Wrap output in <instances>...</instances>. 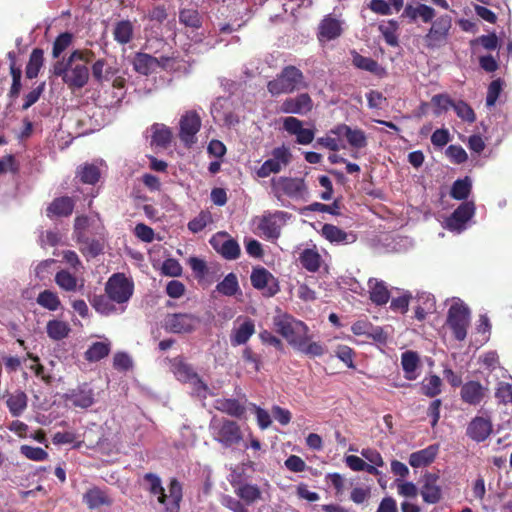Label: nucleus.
I'll return each mask as SVG.
<instances>
[{"mask_svg": "<svg viewBox=\"0 0 512 512\" xmlns=\"http://www.w3.org/2000/svg\"><path fill=\"white\" fill-rule=\"evenodd\" d=\"M143 480L149 484L147 490L157 496L158 502L164 506L163 512H179L183 499L182 484L176 478H172L168 485L169 495H166L161 479L154 473H146Z\"/></svg>", "mask_w": 512, "mask_h": 512, "instance_id": "2", "label": "nucleus"}, {"mask_svg": "<svg viewBox=\"0 0 512 512\" xmlns=\"http://www.w3.org/2000/svg\"><path fill=\"white\" fill-rule=\"evenodd\" d=\"M77 177L83 184L94 185L99 181L101 172L98 166L86 163L78 167Z\"/></svg>", "mask_w": 512, "mask_h": 512, "instance_id": "42", "label": "nucleus"}, {"mask_svg": "<svg viewBox=\"0 0 512 512\" xmlns=\"http://www.w3.org/2000/svg\"><path fill=\"white\" fill-rule=\"evenodd\" d=\"M44 63V51L41 48H34L30 54L29 61L25 68V75L28 79L38 76Z\"/></svg>", "mask_w": 512, "mask_h": 512, "instance_id": "39", "label": "nucleus"}, {"mask_svg": "<svg viewBox=\"0 0 512 512\" xmlns=\"http://www.w3.org/2000/svg\"><path fill=\"white\" fill-rule=\"evenodd\" d=\"M91 73L93 79L97 83L102 84L104 81H109L114 76L116 69L109 66L106 59L100 58L92 64Z\"/></svg>", "mask_w": 512, "mask_h": 512, "instance_id": "37", "label": "nucleus"}, {"mask_svg": "<svg viewBox=\"0 0 512 512\" xmlns=\"http://www.w3.org/2000/svg\"><path fill=\"white\" fill-rule=\"evenodd\" d=\"M36 302L38 305L49 311H56L61 306V301L58 294L48 289L38 294Z\"/></svg>", "mask_w": 512, "mask_h": 512, "instance_id": "44", "label": "nucleus"}, {"mask_svg": "<svg viewBox=\"0 0 512 512\" xmlns=\"http://www.w3.org/2000/svg\"><path fill=\"white\" fill-rule=\"evenodd\" d=\"M452 26V19L449 15L439 16L425 35L427 46L435 47L446 41L449 30Z\"/></svg>", "mask_w": 512, "mask_h": 512, "instance_id": "15", "label": "nucleus"}, {"mask_svg": "<svg viewBox=\"0 0 512 512\" xmlns=\"http://www.w3.org/2000/svg\"><path fill=\"white\" fill-rule=\"evenodd\" d=\"M70 330L71 329L66 322L55 319L50 320L46 326L48 336L55 341L66 338Z\"/></svg>", "mask_w": 512, "mask_h": 512, "instance_id": "45", "label": "nucleus"}, {"mask_svg": "<svg viewBox=\"0 0 512 512\" xmlns=\"http://www.w3.org/2000/svg\"><path fill=\"white\" fill-rule=\"evenodd\" d=\"M432 104L436 107L435 114L439 115L443 111H447L450 107H453L454 101L445 94L434 95L431 99Z\"/></svg>", "mask_w": 512, "mask_h": 512, "instance_id": "62", "label": "nucleus"}, {"mask_svg": "<svg viewBox=\"0 0 512 512\" xmlns=\"http://www.w3.org/2000/svg\"><path fill=\"white\" fill-rule=\"evenodd\" d=\"M471 188L472 184L469 177H465L464 179H458L453 183L450 195L453 199L465 200L470 195Z\"/></svg>", "mask_w": 512, "mask_h": 512, "instance_id": "49", "label": "nucleus"}, {"mask_svg": "<svg viewBox=\"0 0 512 512\" xmlns=\"http://www.w3.org/2000/svg\"><path fill=\"white\" fill-rule=\"evenodd\" d=\"M352 63L355 67L371 73H377L379 64L377 61L370 57H365L356 51L352 52Z\"/></svg>", "mask_w": 512, "mask_h": 512, "instance_id": "52", "label": "nucleus"}, {"mask_svg": "<svg viewBox=\"0 0 512 512\" xmlns=\"http://www.w3.org/2000/svg\"><path fill=\"white\" fill-rule=\"evenodd\" d=\"M179 22L187 28L197 30L202 27V16L197 9L184 8L179 11Z\"/></svg>", "mask_w": 512, "mask_h": 512, "instance_id": "40", "label": "nucleus"}, {"mask_svg": "<svg viewBox=\"0 0 512 512\" xmlns=\"http://www.w3.org/2000/svg\"><path fill=\"white\" fill-rule=\"evenodd\" d=\"M134 35V27L131 21L129 20H121L115 24L113 29V37L114 40L121 44H128Z\"/></svg>", "mask_w": 512, "mask_h": 512, "instance_id": "38", "label": "nucleus"}, {"mask_svg": "<svg viewBox=\"0 0 512 512\" xmlns=\"http://www.w3.org/2000/svg\"><path fill=\"white\" fill-rule=\"evenodd\" d=\"M55 283L67 292H73L77 289V278L67 270H60L56 273Z\"/></svg>", "mask_w": 512, "mask_h": 512, "instance_id": "50", "label": "nucleus"}, {"mask_svg": "<svg viewBox=\"0 0 512 512\" xmlns=\"http://www.w3.org/2000/svg\"><path fill=\"white\" fill-rule=\"evenodd\" d=\"M255 321L248 316H238L233 323L229 339L233 347L245 345L255 334Z\"/></svg>", "mask_w": 512, "mask_h": 512, "instance_id": "12", "label": "nucleus"}, {"mask_svg": "<svg viewBox=\"0 0 512 512\" xmlns=\"http://www.w3.org/2000/svg\"><path fill=\"white\" fill-rule=\"evenodd\" d=\"M133 67L136 72L142 75H149L160 66V62L156 57L147 53L138 52L133 59Z\"/></svg>", "mask_w": 512, "mask_h": 512, "instance_id": "33", "label": "nucleus"}, {"mask_svg": "<svg viewBox=\"0 0 512 512\" xmlns=\"http://www.w3.org/2000/svg\"><path fill=\"white\" fill-rule=\"evenodd\" d=\"M284 216V212L278 211L273 214L263 216L258 224V229L267 239H277L281 234V224L279 223Z\"/></svg>", "mask_w": 512, "mask_h": 512, "instance_id": "25", "label": "nucleus"}, {"mask_svg": "<svg viewBox=\"0 0 512 512\" xmlns=\"http://www.w3.org/2000/svg\"><path fill=\"white\" fill-rule=\"evenodd\" d=\"M133 292V281L123 273L113 274L105 284V293L117 304L128 302Z\"/></svg>", "mask_w": 512, "mask_h": 512, "instance_id": "7", "label": "nucleus"}, {"mask_svg": "<svg viewBox=\"0 0 512 512\" xmlns=\"http://www.w3.org/2000/svg\"><path fill=\"white\" fill-rule=\"evenodd\" d=\"M10 75L12 77V83H11V87L9 89L7 96L11 101H14L15 99H17L19 97L20 91L22 88V84H21L22 70L14 69L12 67V71H10Z\"/></svg>", "mask_w": 512, "mask_h": 512, "instance_id": "58", "label": "nucleus"}, {"mask_svg": "<svg viewBox=\"0 0 512 512\" xmlns=\"http://www.w3.org/2000/svg\"><path fill=\"white\" fill-rule=\"evenodd\" d=\"M367 284L371 302L377 306L386 305L390 299V291L387 284L377 278H369Z\"/></svg>", "mask_w": 512, "mask_h": 512, "instance_id": "27", "label": "nucleus"}, {"mask_svg": "<svg viewBox=\"0 0 512 512\" xmlns=\"http://www.w3.org/2000/svg\"><path fill=\"white\" fill-rule=\"evenodd\" d=\"M242 359L245 363L252 365L255 372L262 368L261 356L254 352L250 346H246L242 351Z\"/></svg>", "mask_w": 512, "mask_h": 512, "instance_id": "61", "label": "nucleus"}, {"mask_svg": "<svg viewBox=\"0 0 512 512\" xmlns=\"http://www.w3.org/2000/svg\"><path fill=\"white\" fill-rule=\"evenodd\" d=\"M201 323V319L192 313H171L165 317L164 329L174 334H188L194 332Z\"/></svg>", "mask_w": 512, "mask_h": 512, "instance_id": "10", "label": "nucleus"}, {"mask_svg": "<svg viewBox=\"0 0 512 512\" xmlns=\"http://www.w3.org/2000/svg\"><path fill=\"white\" fill-rule=\"evenodd\" d=\"M215 408L232 417L241 418L246 412L245 406L235 398H222L215 401Z\"/></svg>", "mask_w": 512, "mask_h": 512, "instance_id": "34", "label": "nucleus"}, {"mask_svg": "<svg viewBox=\"0 0 512 512\" xmlns=\"http://www.w3.org/2000/svg\"><path fill=\"white\" fill-rule=\"evenodd\" d=\"M104 226L99 225L92 229V232L76 239L80 252L86 258H95L103 253L105 247Z\"/></svg>", "mask_w": 512, "mask_h": 512, "instance_id": "8", "label": "nucleus"}, {"mask_svg": "<svg viewBox=\"0 0 512 512\" xmlns=\"http://www.w3.org/2000/svg\"><path fill=\"white\" fill-rule=\"evenodd\" d=\"M252 286L271 297L279 292L277 279L264 267L253 268L250 276Z\"/></svg>", "mask_w": 512, "mask_h": 512, "instance_id": "13", "label": "nucleus"}, {"mask_svg": "<svg viewBox=\"0 0 512 512\" xmlns=\"http://www.w3.org/2000/svg\"><path fill=\"white\" fill-rule=\"evenodd\" d=\"M435 16V9L423 3H417L416 5L407 4L401 14V17L407 19L409 23H416L418 20H421L423 23H430Z\"/></svg>", "mask_w": 512, "mask_h": 512, "instance_id": "18", "label": "nucleus"}, {"mask_svg": "<svg viewBox=\"0 0 512 512\" xmlns=\"http://www.w3.org/2000/svg\"><path fill=\"white\" fill-rule=\"evenodd\" d=\"M401 366L404 371V377L409 380H415L419 376L417 373L420 367V358L415 351H405L401 355Z\"/></svg>", "mask_w": 512, "mask_h": 512, "instance_id": "32", "label": "nucleus"}, {"mask_svg": "<svg viewBox=\"0 0 512 512\" xmlns=\"http://www.w3.org/2000/svg\"><path fill=\"white\" fill-rule=\"evenodd\" d=\"M493 425L489 418L474 417L468 424L466 435L475 442L485 441L492 433Z\"/></svg>", "mask_w": 512, "mask_h": 512, "instance_id": "21", "label": "nucleus"}, {"mask_svg": "<svg viewBox=\"0 0 512 512\" xmlns=\"http://www.w3.org/2000/svg\"><path fill=\"white\" fill-rule=\"evenodd\" d=\"M282 166L276 159H267L261 167L257 170V176L260 178H266L272 173L280 172Z\"/></svg>", "mask_w": 512, "mask_h": 512, "instance_id": "63", "label": "nucleus"}, {"mask_svg": "<svg viewBox=\"0 0 512 512\" xmlns=\"http://www.w3.org/2000/svg\"><path fill=\"white\" fill-rule=\"evenodd\" d=\"M495 398L499 404H512V383L501 381L495 389Z\"/></svg>", "mask_w": 512, "mask_h": 512, "instance_id": "55", "label": "nucleus"}, {"mask_svg": "<svg viewBox=\"0 0 512 512\" xmlns=\"http://www.w3.org/2000/svg\"><path fill=\"white\" fill-rule=\"evenodd\" d=\"M76 201L73 197L60 196L52 200L46 208V215L48 218L55 217H69L72 215L75 208Z\"/></svg>", "mask_w": 512, "mask_h": 512, "instance_id": "23", "label": "nucleus"}, {"mask_svg": "<svg viewBox=\"0 0 512 512\" xmlns=\"http://www.w3.org/2000/svg\"><path fill=\"white\" fill-rule=\"evenodd\" d=\"M6 405L11 415L18 417L27 407V395L23 391H16L8 396Z\"/></svg>", "mask_w": 512, "mask_h": 512, "instance_id": "41", "label": "nucleus"}, {"mask_svg": "<svg viewBox=\"0 0 512 512\" xmlns=\"http://www.w3.org/2000/svg\"><path fill=\"white\" fill-rule=\"evenodd\" d=\"M209 429L213 439L226 448L238 445L243 439L239 424L227 418L214 416L210 421Z\"/></svg>", "mask_w": 512, "mask_h": 512, "instance_id": "5", "label": "nucleus"}, {"mask_svg": "<svg viewBox=\"0 0 512 512\" xmlns=\"http://www.w3.org/2000/svg\"><path fill=\"white\" fill-rule=\"evenodd\" d=\"M346 139L353 148L361 149L367 146V137L361 129H347Z\"/></svg>", "mask_w": 512, "mask_h": 512, "instance_id": "57", "label": "nucleus"}, {"mask_svg": "<svg viewBox=\"0 0 512 512\" xmlns=\"http://www.w3.org/2000/svg\"><path fill=\"white\" fill-rule=\"evenodd\" d=\"M201 125V117L195 110L187 111L181 116L179 138L186 147H191L196 143V134L200 131Z\"/></svg>", "mask_w": 512, "mask_h": 512, "instance_id": "11", "label": "nucleus"}, {"mask_svg": "<svg viewBox=\"0 0 512 512\" xmlns=\"http://www.w3.org/2000/svg\"><path fill=\"white\" fill-rule=\"evenodd\" d=\"M92 307L102 315H110L116 312L113 300L105 293V295H95L91 300Z\"/></svg>", "mask_w": 512, "mask_h": 512, "instance_id": "47", "label": "nucleus"}, {"mask_svg": "<svg viewBox=\"0 0 512 512\" xmlns=\"http://www.w3.org/2000/svg\"><path fill=\"white\" fill-rule=\"evenodd\" d=\"M474 213V203L464 202L446 219V227L450 231H462L465 228V224L473 217Z\"/></svg>", "mask_w": 512, "mask_h": 512, "instance_id": "16", "label": "nucleus"}, {"mask_svg": "<svg viewBox=\"0 0 512 512\" xmlns=\"http://www.w3.org/2000/svg\"><path fill=\"white\" fill-rule=\"evenodd\" d=\"M438 451L439 446L432 444L424 449L413 452L409 456V464L414 468L426 467L435 460Z\"/></svg>", "mask_w": 512, "mask_h": 512, "instance_id": "30", "label": "nucleus"}, {"mask_svg": "<svg viewBox=\"0 0 512 512\" xmlns=\"http://www.w3.org/2000/svg\"><path fill=\"white\" fill-rule=\"evenodd\" d=\"M219 293L225 296H233L239 289L237 277L234 273H229L216 286Z\"/></svg>", "mask_w": 512, "mask_h": 512, "instance_id": "51", "label": "nucleus"}, {"mask_svg": "<svg viewBox=\"0 0 512 512\" xmlns=\"http://www.w3.org/2000/svg\"><path fill=\"white\" fill-rule=\"evenodd\" d=\"M322 236L331 243L350 244L356 241V235L346 233L333 224H324L321 229Z\"/></svg>", "mask_w": 512, "mask_h": 512, "instance_id": "29", "label": "nucleus"}, {"mask_svg": "<svg viewBox=\"0 0 512 512\" xmlns=\"http://www.w3.org/2000/svg\"><path fill=\"white\" fill-rule=\"evenodd\" d=\"M446 324L458 341L465 340L470 325V310L462 302L453 303L447 312Z\"/></svg>", "mask_w": 512, "mask_h": 512, "instance_id": "6", "label": "nucleus"}, {"mask_svg": "<svg viewBox=\"0 0 512 512\" xmlns=\"http://www.w3.org/2000/svg\"><path fill=\"white\" fill-rule=\"evenodd\" d=\"M52 73L60 77L62 82L71 90L76 91L85 87L90 79V71L87 65L79 63L71 57H63L52 66Z\"/></svg>", "mask_w": 512, "mask_h": 512, "instance_id": "3", "label": "nucleus"}, {"mask_svg": "<svg viewBox=\"0 0 512 512\" xmlns=\"http://www.w3.org/2000/svg\"><path fill=\"white\" fill-rule=\"evenodd\" d=\"M74 407L87 409L95 403V393L88 383H82L64 395Z\"/></svg>", "mask_w": 512, "mask_h": 512, "instance_id": "17", "label": "nucleus"}, {"mask_svg": "<svg viewBox=\"0 0 512 512\" xmlns=\"http://www.w3.org/2000/svg\"><path fill=\"white\" fill-rule=\"evenodd\" d=\"M300 88H307L303 72L293 65L285 66L281 72L267 83V90L272 96L291 94Z\"/></svg>", "mask_w": 512, "mask_h": 512, "instance_id": "4", "label": "nucleus"}, {"mask_svg": "<svg viewBox=\"0 0 512 512\" xmlns=\"http://www.w3.org/2000/svg\"><path fill=\"white\" fill-rule=\"evenodd\" d=\"M110 344L105 342L93 343L85 352V359L89 362H97L105 358L110 353Z\"/></svg>", "mask_w": 512, "mask_h": 512, "instance_id": "46", "label": "nucleus"}, {"mask_svg": "<svg viewBox=\"0 0 512 512\" xmlns=\"http://www.w3.org/2000/svg\"><path fill=\"white\" fill-rule=\"evenodd\" d=\"M170 368L177 380L187 383L196 377L193 367L188 364L183 356H177L170 360Z\"/></svg>", "mask_w": 512, "mask_h": 512, "instance_id": "31", "label": "nucleus"}, {"mask_svg": "<svg viewBox=\"0 0 512 512\" xmlns=\"http://www.w3.org/2000/svg\"><path fill=\"white\" fill-rule=\"evenodd\" d=\"M398 23L395 20H389L387 24L379 26V31L384 37L385 42L390 46H398Z\"/></svg>", "mask_w": 512, "mask_h": 512, "instance_id": "54", "label": "nucleus"}, {"mask_svg": "<svg viewBox=\"0 0 512 512\" xmlns=\"http://www.w3.org/2000/svg\"><path fill=\"white\" fill-rule=\"evenodd\" d=\"M271 188L277 198L285 195L293 199H300L307 194V186L302 178H273Z\"/></svg>", "mask_w": 512, "mask_h": 512, "instance_id": "9", "label": "nucleus"}, {"mask_svg": "<svg viewBox=\"0 0 512 512\" xmlns=\"http://www.w3.org/2000/svg\"><path fill=\"white\" fill-rule=\"evenodd\" d=\"M313 106L311 96L308 93H300L294 97L285 98L279 106V111L304 116L312 111Z\"/></svg>", "mask_w": 512, "mask_h": 512, "instance_id": "14", "label": "nucleus"}, {"mask_svg": "<svg viewBox=\"0 0 512 512\" xmlns=\"http://www.w3.org/2000/svg\"><path fill=\"white\" fill-rule=\"evenodd\" d=\"M487 391L479 381L470 380L461 386L460 397L464 403L477 406L483 401Z\"/></svg>", "mask_w": 512, "mask_h": 512, "instance_id": "22", "label": "nucleus"}, {"mask_svg": "<svg viewBox=\"0 0 512 512\" xmlns=\"http://www.w3.org/2000/svg\"><path fill=\"white\" fill-rule=\"evenodd\" d=\"M20 453L32 461H45L48 459V453L41 447H34L30 445H22Z\"/></svg>", "mask_w": 512, "mask_h": 512, "instance_id": "56", "label": "nucleus"}, {"mask_svg": "<svg viewBox=\"0 0 512 512\" xmlns=\"http://www.w3.org/2000/svg\"><path fill=\"white\" fill-rule=\"evenodd\" d=\"M222 505L233 512H249L246 504L241 499H236L230 495H225L222 498Z\"/></svg>", "mask_w": 512, "mask_h": 512, "instance_id": "64", "label": "nucleus"}, {"mask_svg": "<svg viewBox=\"0 0 512 512\" xmlns=\"http://www.w3.org/2000/svg\"><path fill=\"white\" fill-rule=\"evenodd\" d=\"M343 32L342 22L331 14L326 15L318 25L317 38L319 42L335 40Z\"/></svg>", "mask_w": 512, "mask_h": 512, "instance_id": "19", "label": "nucleus"}, {"mask_svg": "<svg viewBox=\"0 0 512 512\" xmlns=\"http://www.w3.org/2000/svg\"><path fill=\"white\" fill-rule=\"evenodd\" d=\"M283 128L286 132L296 136V142L301 145H308L314 139L312 129L303 128V122L296 117L288 116L283 120Z\"/></svg>", "mask_w": 512, "mask_h": 512, "instance_id": "20", "label": "nucleus"}, {"mask_svg": "<svg viewBox=\"0 0 512 512\" xmlns=\"http://www.w3.org/2000/svg\"><path fill=\"white\" fill-rule=\"evenodd\" d=\"M273 324L276 332L297 351L309 357H320L324 354L325 348L321 343L312 341L309 328L304 322L282 314L273 318Z\"/></svg>", "mask_w": 512, "mask_h": 512, "instance_id": "1", "label": "nucleus"}, {"mask_svg": "<svg viewBox=\"0 0 512 512\" xmlns=\"http://www.w3.org/2000/svg\"><path fill=\"white\" fill-rule=\"evenodd\" d=\"M439 476L434 473H425L422 478L420 493L424 502L428 504L438 503L441 499V488L437 485Z\"/></svg>", "mask_w": 512, "mask_h": 512, "instance_id": "24", "label": "nucleus"}, {"mask_svg": "<svg viewBox=\"0 0 512 512\" xmlns=\"http://www.w3.org/2000/svg\"><path fill=\"white\" fill-rule=\"evenodd\" d=\"M72 42V33L63 32L59 34L53 42L52 57L58 59L60 55L71 46Z\"/></svg>", "mask_w": 512, "mask_h": 512, "instance_id": "53", "label": "nucleus"}, {"mask_svg": "<svg viewBox=\"0 0 512 512\" xmlns=\"http://www.w3.org/2000/svg\"><path fill=\"white\" fill-rule=\"evenodd\" d=\"M453 109L458 117L468 123H473L476 119L473 109L462 100L454 102Z\"/></svg>", "mask_w": 512, "mask_h": 512, "instance_id": "59", "label": "nucleus"}, {"mask_svg": "<svg viewBox=\"0 0 512 512\" xmlns=\"http://www.w3.org/2000/svg\"><path fill=\"white\" fill-rule=\"evenodd\" d=\"M235 494L246 504L251 505L261 499L262 492L256 484L241 483L235 488Z\"/></svg>", "mask_w": 512, "mask_h": 512, "instance_id": "36", "label": "nucleus"}, {"mask_svg": "<svg viewBox=\"0 0 512 512\" xmlns=\"http://www.w3.org/2000/svg\"><path fill=\"white\" fill-rule=\"evenodd\" d=\"M83 502L89 509H98L102 506H111L113 499L109 496L107 491L99 487H92L88 489L83 495Z\"/></svg>", "mask_w": 512, "mask_h": 512, "instance_id": "28", "label": "nucleus"}, {"mask_svg": "<svg viewBox=\"0 0 512 512\" xmlns=\"http://www.w3.org/2000/svg\"><path fill=\"white\" fill-rule=\"evenodd\" d=\"M90 227H91V222L87 216H85V215L77 216L74 220V230H73L74 239L76 240V239L80 238L81 236H84L87 233L92 232V230H90Z\"/></svg>", "mask_w": 512, "mask_h": 512, "instance_id": "60", "label": "nucleus"}, {"mask_svg": "<svg viewBox=\"0 0 512 512\" xmlns=\"http://www.w3.org/2000/svg\"><path fill=\"white\" fill-rule=\"evenodd\" d=\"M442 381L437 375L425 377L421 382V392L427 397H435L441 393Z\"/></svg>", "mask_w": 512, "mask_h": 512, "instance_id": "48", "label": "nucleus"}, {"mask_svg": "<svg viewBox=\"0 0 512 512\" xmlns=\"http://www.w3.org/2000/svg\"><path fill=\"white\" fill-rule=\"evenodd\" d=\"M152 144L160 147H167L171 143L172 132L169 127L164 124L155 123L151 127Z\"/></svg>", "mask_w": 512, "mask_h": 512, "instance_id": "43", "label": "nucleus"}, {"mask_svg": "<svg viewBox=\"0 0 512 512\" xmlns=\"http://www.w3.org/2000/svg\"><path fill=\"white\" fill-rule=\"evenodd\" d=\"M298 259L302 267L311 273L319 271L322 264V257L315 248L304 249Z\"/></svg>", "mask_w": 512, "mask_h": 512, "instance_id": "35", "label": "nucleus"}, {"mask_svg": "<svg viewBox=\"0 0 512 512\" xmlns=\"http://www.w3.org/2000/svg\"><path fill=\"white\" fill-rule=\"evenodd\" d=\"M225 234L213 237L210 240L211 245L228 260H235L239 258L241 250L238 242L233 238L223 239Z\"/></svg>", "mask_w": 512, "mask_h": 512, "instance_id": "26", "label": "nucleus"}]
</instances>
